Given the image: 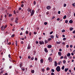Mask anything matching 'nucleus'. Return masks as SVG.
Listing matches in <instances>:
<instances>
[{
	"instance_id": "nucleus-62",
	"label": "nucleus",
	"mask_w": 75,
	"mask_h": 75,
	"mask_svg": "<svg viewBox=\"0 0 75 75\" xmlns=\"http://www.w3.org/2000/svg\"><path fill=\"white\" fill-rule=\"evenodd\" d=\"M73 34H75V30H74L73 31Z\"/></svg>"
},
{
	"instance_id": "nucleus-41",
	"label": "nucleus",
	"mask_w": 75,
	"mask_h": 75,
	"mask_svg": "<svg viewBox=\"0 0 75 75\" xmlns=\"http://www.w3.org/2000/svg\"><path fill=\"white\" fill-rule=\"evenodd\" d=\"M13 13H14V14H16V11L14 10L13 11Z\"/></svg>"
},
{
	"instance_id": "nucleus-5",
	"label": "nucleus",
	"mask_w": 75,
	"mask_h": 75,
	"mask_svg": "<svg viewBox=\"0 0 75 75\" xmlns=\"http://www.w3.org/2000/svg\"><path fill=\"white\" fill-rule=\"evenodd\" d=\"M51 7L50 6H48L46 7V8L47 10H50L51 9Z\"/></svg>"
},
{
	"instance_id": "nucleus-39",
	"label": "nucleus",
	"mask_w": 75,
	"mask_h": 75,
	"mask_svg": "<svg viewBox=\"0 0 75 75\" xmlns=\"http://www.w3.org/2000/svg\"><path fill=\"white\" fill-rule=\"evenodd\" d=\"M49 14V11H47L46 12V15H48Z\"/></svg>"
},
{
	"instance_id": "nucleus-6",
	"label": "nucleus",
	"mask_w": 75,
	"mask_h": 75,
	"mask_svg": "<svg viewBox=\"0 0 75 75\" xmlns=\"http://www.w3.org/2000/svg\"><path fill=\"white\" fill-rule=\"evenodd\" d=\"M23 63L22 62L20 63L19 67L21 69H22V67H23Z\"/></svg>"
},
{
	"instance_id": "nucleus-34",
	"label": "nucleus",
	"mask_w": 75,
	"mask_h": 75,
	"mask_svg": "<svg viewBox=\"0 0 75 75\" xmlns=\"http://www.w3.org/2000/svg\"><path fill=\"white\" fill-rule=\"evenodd\" d=\"M33 4H34V5H35V4H36V2H35V1H34Z\"/></svg>"
},
{
	"instance_id": "nucleus-55",
	"label": "nucleus",
	"mask_w": 75,
	"mask_h": 75,
	"mask_svg": "<svg viewBox=\"0 0 75 75\" xmlns=\"http://www.w3.org/2000/svg\"><path fill=\"white\" fill-rule=\"evenodd\" d=\"M4 17L6 19V17H7V15H5L4 16Z\"/></svg>"
},
{
	"instance_id": "nucleus-45",
	"label": "nucleus",
	"mask_w": 75,
	"mask_h": 75,
	"mask_svg": "<svg viewBox=\"0 0 75 75\" xmlns=\"http://www.w3.org/2000/svg\"><path fill=\"white\" fill-rule=\"evenodd\" d=\"M21 7H24V4H22L21 5Z\"/></svg>"
},
{
	"instance_id": "nucleus-9",
	"label": "nucleus",
	"mask_w": 75,
	"mask_h": 75,
	"mask_svg": "<svg viewBox=\"0 0 75 75\" xmlns=\"http://www.w3.org/2000/svg\"><path fill=\"white\" fill-rule=\"evenodd\" d=\"M54 66L55 67H57V65H58V63H57V61H55L54 62Z\"/></svg>"
},
{
	"instance_id": "nucleus-64",
	"label": "nucleus",
	"mask_w": 75,
	"mask_h": 75,
	"mask_svg": "<svg viewBox=\"0 0 75 75\" xmlns=\"http://www.w3.org/2000/svg\"><path fill=\"white\" fill-rule=\"evenodd\" d=\"M36 44H37L38 43V41H37L36 42Z\"/></svg>"
},
{
	"instance_id": "nucleus-47",
	"label": "nucleus",
	"mask_w": 75,
	"mask_h": 75,
	"mask_svg": "<svg viewBox=\"0 0 75 75\" xmlns=\"http://www.w3.org/2000/svg\"><path fill=\"white\" fill-rule=\"evenodd\" d=\"M73 46H72V45H71L70 46V48H72V47H73Z\"/></svg>"
},
{
	"instance_id": "nucleus-49",
	"label": "nucleus",
	"mask_w": 75,
	"mask_h": 75,
	"mask_svg": "<svg viewBox=\"0 0 75 75\" xmlns=\"http://www.w3.org/2000/svg\"><path fill=\"white\" fill-rule=\"evenodd\" d=\"M35 61H37V59H37V58L36 57V58H35Z\"/></svg>"
},
{
	"instance_id": "nucleus-19",
	"label": "nucleus",
	"mask_w": 75,
	"mask_h": 75,
	"mask_svg": "<svg viewBox=\"0 0 75 75\" xmlns=\"http://www.w3.org/2000/svg\"><path fill=\"white\" fill-rule=\"evenodd\" d=\"M42 71L43 73L45 72V69H42Z\"/></svg>"
},
{
	"instance_id": "nucleus-52",
	"label": "nucleus",
	"mask_w": 75,
	"mask_h": 75,
	"mask_svg": "<svg viewBox=\"0 0 75 75\" xmlns=\"http://www.w3.org/2000/svg\"><path fill=\"white\" fill-rule=\"evenodd\" d=\"M65 30H62V32L63 33V32H65Z\"/></svg>"
},
{
	"instance_id": "nucleus-30",
	"label": "nucleus",
	"mask_w": 75,
	"mask_h": 75,
	"mask_svg": "<svg viewBox=\"0 0 75 75\" xmlns=\"http://www.w3.org/2000/svg\"><path fill=\"white\" fill-rule=\"evenodd\" d=\"M25 34H28V31L27 30L25 32Z\"/></svg>"
},
{
	"instance_id": "nucleus-15",
	"label": "nucleus",
	"mask_w": 75,
	"mask_h": 75,
	"mask_svg": "<svg viewBox=\"0 0 75 75\" xmlns=\"http://www.w3.org/2000/svg\"><path fill=\"white\" fill-rule=\"evenodd\" d=\"M48 40H45V44H47V43H48Z\"/></svg>"
},
{
	"instance_id": "nucleus-4",
	"label": "nucleus",
	"mask_w": 75,
	"mask_h": 75,
	"mask_svg": "<svg viewBox=\"0 0 75 75\" xmlns=\"http://www.w3.org/2000/svg\"><path fill=\"white\" fill-rule=\"evenodd\" d=\"M39 44L40 45H42V44H44V42H43V41H39Z\"/></svg>"
},
{
	"instance_id": "nucleus-40",
	"label": "nucleus",
	"mask_w": 75,
	"mask_h": 75,
	"mask_svg": "<svg viewBox=\"0 0 75 75\" xmlns=\"http://www.w3.org/2000/svg\"><path fill=\"white\" fill-rule=\"evenodd\" d=\"M15 35H14V34H13L11 36V37H14V36Z\"/></svg>"
},
{
	"instance_id": "nucleus-24",
	"label": "nucleus",
	"mask_w": 75,
	"mask_h": 75,
	"mask_svg": "<svg viewBox=\"0 0 75 75\" xmlns=\"http://www.w3.org/2000/svg\"><path fill=\"white\" fill-rule=\"evenodd\" d=\"M73 29H74V28H73L71 27L70 28V31H72V30H73Z\"/></svg>"
},
{
	"instance_id": "nucleus-27",
	"label": "nucleus",
	"mask_w": 75,
	"mask_h": 75,
	"mask_svg": "<svg viewBox=\"0 0 75 75\" xmlns=\"http://www.w3.org/2000/svg\"><path fill=\"white\" fill-rule=\"evenodd\" d=\"M50 37L51 38H54V36H53V35H52L50 36Z\"/></svg>"
},
{
	"instance_id": "nucleus-37",
	"label": "nucleus",
	"mask_w": 75,
	"mask_h": 75,
	"mask_svg": "<svg viewBox=\"0 0 75 75\" xmlns=\"http://www.w3.org/2000/svg\"><path fill=\"white\" fill-rule=\"evenodd\" d=\"M47 22H45L44 23V24L45 25H47Z\"/></svg>"
},
{
	"instance_id": "nucleus-23",
	"label": "nucleus",
	"mask_w": 75,
	"mask_h": 75,
	"mask_svg": "<svg viewBox=\"0 0 75 75\" xmlns=\"http://www.w3.org/2000/svg\"><path fill=\"white\" fill-rule=\"evenodd\" d=\"M56 37L57 38H59V37H58V35L57 34H56Z\"/></svg>"
},
{
	"instance_id": "nucleus-32",
	"label": "nucleus",
	"mask_w": 75,
	"mask_h": 75,
	"mask_svg": "<svg viewBox=\"0 0 75 75\" xmlns=\"http://www.w3.org/2000/svg\"><path fill=\"white\" fill-rule=\"evenodd\" d=\"M68 20H67L65 21V23H68Z\"/></svg>"
},
{
	"instance_id": "nucleus-20",
	"label": "nucleus",
	"mask_w": 75,
	"mask_h": 75,
	"mask_svg": "<svg viewBox=\"0 0 75 75\" xmlns=\"http://www.w3.org/2000/svg\"><path fill=\"white\" fill-rule=\"evenodd\" d=\"M27 11L28 12H30V8H28L27 9Z\"/></svg>"
},
{
	"instance_id": "nucleus-11",
	"label": "nucleus",
	"mask_w": 75,
	"mask_h": 75,
	"mask_svg": "<svg viewBox=\"0 0 75 75\" xmlns=\"http://www.w3.org/2000/svg\"><path fill=\"white\" fill-rule=\"evenodd\" d=\"M31 49V47H30V45H28L27 48V49H28V50H29V49Z\"/></svg>"
},
{
	"instance_id": "nucleus-16",
	"label": "nucleus",
	"mask_w": 75,
	"mask_h": 75,
	"mask_svg": "<svg viewBox=\"0 0 75 75\" xmlns=\"http://www.w3.org/2000/svg\"><path fill=\"white\" fill-rule=\"evenodd\" d=\"M45 51L46 52H48V50H47V49L46 48H45Z\"/></svg>"
},
{
	"instance_id": "nucleus-51",
	"label": "nucleus",
	"mask_w": 75,
	"mask_h": 75,
	"mask_svg": "<svg viewBox=\"0 0 75 75\" xmlns=\"http://www.w3.org/2000/svg\"><path fill=\"white\" fill-rule=\"evenodd\" d=\"M34 34H37V33L35 32H34Z\"/></svg>"
},
{
	"instance_id": "nucleus-35",
	"label": "nucleus",
	"mask_w": 75,
	"mask_h": 75,
	"mask_svg": "<svg viewBox=\"0 0 75 75\" xmlns=\"http://www.w3.org/2000/svg\"><path fill=\"white\" fill-rule=\"evenodd\" d=\"M66 39L67 38H63V40H64V41H65Z\"/></svg>"
},
{
	"instance_id": "nucleus-18",
	"label": "nucleus",
	"mask_w": 75,
	"mask_h": 75,
	"mask_svg": "<svg viewBox=\"0 0 75 75\" xmlns=\"http://www.w3.org/2000/svg\"><path fill=\"white\" fill-rule=\"evenodd\" d=\"M57 43V44H61V42H56Z\"/></svg>"
},
{
	"instance_id": "nucleus-58",
	"label": "nucleus",
	"mask_w": 75,
	"mask_h": 75,
	"mask_svg": "<svg viewBox=\"0 0 75 75\" xmlns=\"http://www.w3.org/2000/svg\"><path fill=\"white\" fill-rule=\"evenodd\" d=\"M23 35V33H20V35Z\"/></svg>"
},
{
	"instance_id": "nucleus-59",
	"label": "nucleus",
	"mask_w": 75,
	"mask_h": 75,
	"mask_svg": "<svg viewBox=\"0 0 75 75\" xmlns=\"http://www.w3.org/2000/svg\"><path fill=\"white\" fill-rule=\"evenodd\" d=\"M21 30H22V31H23V30H24V29L23 28H21Z\"/></svg>"
},
{
	"instance_id": "nucleus-53",
	"label": "nucleus",
	"mask_w": 75,
	"mask_h": 75,
	"mask_svg": "<svg viewBox=\"0 0 75 75\" xmlns=\"http://www.w3.org/2000/svg\"><path fill=\"white\" fill-rule=\"evenodd\" d=\"M64 58V57L63 56H62L61 57L60 59H62Z\"/></svg>"
},
{
	"instance_id": "nucleus-44",
	"label": "nucleus",
	"mask_w": 75,
	"mask_h": 75,
	"mask_svg": "<svg viewBox=\"0 0 75 75\" xmlns=\"http://www.w3.org/2000/svg\"><path fill=\"white\" fill-rule=\"evenodd\" d=\"M64 58L65 59H67V56L66 55L64 56Z\"/></svg>"
},
{
	"instance_id": "nucleus-1",
	"label": "nucleus",
	"mask_w": 75,
	"mask_h": 75,
	"mask_svg": "<svg viewBox=\"0 0 75 75\" xmlns=\"http://www.w3.org/2000/svg\"><path fill=\"white\" fill-rule=\"evenodd\" d=\"M56 70L57 72H59L61 71V69L60 67L59 66H57L56 69Z\"/></svg>"
},
{
	"instance_id": "nucleus-7",
	"label": "nucleus",
	"mask_w": 75,
	"mask_h": 75,
	"mask_svg": "<svg viewBox=\"0 0 75 75\" xmlns=\"http://www.w3.org/2000/svg\"><path fill=\"white\" fill-rule=\"evenodd\" d=\"M34 14V10H33L31 14V16H33Z\"/></svg>"
},
{
	"instance_id": "nucleus-17",
	"label": "nucleus",
	"mask_w": 75,
	"mask_h": 75,
	"mask_svg": "<svg viewBox=\"0 0 75 75\" xmlns=\"http://www.w3.org/2000/svg\"><path fill=\"white\" fill-rule=\"evenodd\" d=\"M71 56V54L70 53H68L67 55V57H70Z\"/></svg>"
},
{
	"instance_id": "nucleus-38",
	"label": "nucleus",
	"mask_w": 75,
	"mask_h": 75,
	"mask_svg": "<svg viewBox=\"0 0 75 75\" xmlns=\"http://www.w3.org/2000/svg\"><path fill=\"white\" fill-rule=\"evenodd\" d=\"M30 58H31V56H28V59H30Z\"/></svg>"
},
{
	"instance_id": "nucleus-8",
	"label": "nucleus",
	"mask_w": 75,
	"mask_h": 75,
	"mask_svg": "<svg viewBox=\"0 0 75 75\" xmlns=\"http://www.w3.org/2000/svg\"><path fill=\"white\" fill-rule=\"evenodd\" d=\"M47 47L48 48H52V45H49L47 46Z\"/></svg>"
},
{
	"instance_id": "nucleus-48",
	"label": "nucleus",
	"mask_w": 75,
	"mask_h": 75,
	"mask_svg": "<svg viewBox=\"0 0 75 75\" xmlns=\"http://www.w3.org/2000/svg\"><path fill=\"white\" fill-rule=\"evenodd\" d=\"M31 60H33V59H34V57H32L31 58Z\"/></svg>"
},
{
	"instance_id": "nucleus-63",
	"label": "nucleus",
	"mask_w": 75,
	"mask_h": 75,
	"mask_svg": "<svg viewBox=\"0 0 75 75\" xmlns=\"http://www.w3.org/2000/svg\"><path fill=\"white\" fill-rule=\"evenodd\" d=\"M11 16H12V15L9 14V17H11Z\"/></svg>"
},
{
	"instance_id": "nucleus-46",
	"label": "nucleus",
	"mask_w": 75,
	"mask_h": 75,
	"mask_svg": "<svg viewBox=\"0 0 75 75\" xmlns=\"http://www.w3.org/2000/svg\"><path fill=\"white\" fill-rule=\"evenodd\" d=\"M60 13H61V11H59L58 12V13L59 14H60Z\"/></svg>"
},
{
	"instance_id": "nucleus-3",
	"label": "nucleus",
	"mask_w": 75,
	"mask_h": 75,
	"mask_svg": "<svg viewBox=\"0 0 75 75\" xmlns=\"http://www.w3.org/2000/svg\"><path fill=\"white\" fill-rule=\"evenodd\" d=\"M18 18L17 17L15 19V22L16 24H18Z\"/></svg>"
},
{
	"instance_id": "nucleus-10",
	"label": "nucleus",
	"mask_w": 75,
	"mask_h": 75,
	"mask_svg": "<svg viewBox=\"0 0 75 75\" xmlns=\"http://www.w3.org/2000/svg\"><path fill=\"white\" fill-rule=\"evenodd\" d=\"M1 28L2 30V31H3V30H4V25H3L1 27Z\"/></svg>"
},
{
	"instance_id": "nucleus-29",
	"label": "nucleus",
	"mask_w": 75,
	"mask_h": 75,
	"mask_svg": "<svg viewBox=\"0 0 75 75\" xmlns=\"http://www.w3.org/2000/svg\"><path fill=\"white\" fill-rule=\"evenodd\" d=\"M50 69V68L49 67H47L46 69V70H47V71H49Z\"/></svg>"
},
{
	"instance_id": "nucleus-56",
	"label": "nucleus",
	"mask_w": 75,
	"mask_h": 75,
	"mask_svg": "<svg viewBox=\"0 0 75 75\" xmlns=\"http://www.w3.org/2000/svg\"><path fill=\"white\" fill-rule=\"evenodd\" d=\"M67 48H69V45H67L66 46Z\"/></svg>"
},
{
	"instance_id": "nucleus-43",
	"label": "nucleus",
	"mask_w": 75,
	"mask_h": 75,
	"mask_svg": "<svg viewBox=\"0 0 75 75\" xmlns=\"http://www.w3.org/2000/svg\"><path fill=\"white\" fill-rule=\"evenodd\" d=\"M51 75H54V73L53 72H52L51 73Z\"/></svg>"
},
{
	"instance_id": "nucleus-57",
	"label": "nucleus",
	"mask_w": 75,
	"mask_h": 75,
	"mask_svg": "<svg viewBox=\"0 0 75 75\" xmlns=\"http://www.w3.org/2000/svg\"><path fill=\"white\" fill-rule=\"evenodd\" d=\"M52 33H53V32L52 31L50 33V34H52Z\"/></svg>"
},
{
	"instance_id": "nucleus-36",
	"label": "nucleus",
	"mask_w": 75,
	"mask_h": 75,
	"mask_svg": "<svg viewBox=\"0 0 75 75\" xmlns=\"http://www.w3.org/2000/svg\"><path fill=\"white\" fill-rule=\"evenodd\" d=\"M51 38H49L48 39V41H51Z\"/></svg>"
},
{
	"instance_id": "nucleus-42",
	"label": "nucleus",
	"mask_w": 75,
	"mask_h": 75,
	"mask_svg": "<svg viewBox=\"0 0 75 75\" xmlns=\"http://www.w3.org/2000/svg\"><path fill=\"white\" fill-rule=\"evenodd\" d=\"M72 5V6H75V3H74Z\"/></svg>"
},
{
	"instance_id": "nucleus-22",
	"label": "nucleus",
	"mask_w": 75,
	"mask_h": 75,
	"mask_svg": "<svg viewBox=\"0 0 75 75\" xmlns=\"http://www.w3.org/2000/svg\"><path fill=\"white\" fill-rule=\"evenodd\" d=\"M67 18V16L66 15H65L63 18V19H65Z\"/></svg>"
},
{
	"instance_id": "nucleus-14",
	"label": "nucleus",
	"mask_w": 75,
	"mask_h": 75,
	"mask_svg": "<svg viewBox=\"0 0 75 75\" xmlns=\"http://www.w3.org/2000/svg\"><path fill=\"white\" fill-rule=\"evenodd\" d=\"M68 69H68V68L66 69L65 68L64 69V71H65V72H67V71H68Z\"/></svg>"
},
{
	"instance_id": "nucleus-31",
	"label": "nucleus",
	"mask_w": 75,
	"mask_h": 75,
	"mask_svg": "<svg viewBox=\"0 0 75 75\" xmlns=\"http://www.w3.org/2000/svg\"><path fill=\"white\" fill-rule=\"evenodd\" d=\"M63 64H65L66 62V61H65V60H64L63 61Z\"/></svg>"
},
{
	"instance_id": "nucleus-54",
	"label": "nucleus",
	"mask_w": 75,
	"mask_h": 75,
	"mask_svg": "<svg viewBox=\"0 0 75 75\" xmlns=\"http://www.w3.org/2000/svg\"><path fill=\"white\" fill-rule=\"evenodd\" d=\"M29 35H30V36H31V32H30Z\"/></svg>"
},
{
	"instance_id": "nucleus-50",
	"label": "nucleus",
	"mask_w": 75,
	"mask_h": 75,
	"mask_svg": "<svg viewBox=\"0 0 75 75\" xmlns=\"http://www.w3.org/2000/svg\"><path fill=\"white\" fill-rule=\"evenodd\" d=\"M66 6H67L66 4H64V7H66Z\"/></svg>"
},
{
	"instance_id": "nucleus-25",
	"label": "nucleus",
	"mask_w": 75,
	"mask_h": 75,
	"mask_svg": "<svg viewBox=\"0 0 75 75\" xmlns=\"http://www.w3.org/2000/svg\"><path fill=\"white\" fill-rule=\"evenodd\" d=\"M64 67H65V66H63L62 68V70H64Z\"/></svg>"
},
{
	"instance_id": "nucleus-33",
	"label": "nucleus",
	"mask_w": 75,
	"mask_h": 75,
	"mask_svg": "<svg viewBox=\"0 0 75 75\" xmlns=\"http://www.w3.org/2000/svg\"><path fill=\"white\" fill-rule=\"evenodd\" d=\"M51 71H52L53 72H54L55 70L54 69H52Z\"/></svg>"
},
{
	"instance_id": "nucleus-13",
	"label": "nucleus",
	"mask_w": 75,
	"mask_h": 75,
	"mask_svg": "<svg viewBox=\"0 0 75 75\" xmlns=\"http://www.w3.org/2000/svg\"><path fill=\"white\" fill-rule=\"evenodd\" d=\"M62 53L60 52H58V54L59 55V56H61V54H62Z\"/></svg>"
},
{
	"instance_id": "nucleus-28",
	"label": "nucleus",
	"mask_w": 75,
	"mask_h": 75,
	"mask_svg": "<svg viewBox=\"0 0 75 75\" xmlns=\"http://www.w3.org/2000/svg\"><path fill=\"white\" fill-rule=\"evenodd\" d=\"M31 72L32 74H34V70H32L31 71Z\"/></svg>"
},
{
	"instance_id": "nucleus-21",
	"label": "nucleus",
	"mask_w": 75,
	"mask_h": 75,
	"mask_svg": "<svg viewBox=\"0 0 75 75\" xmlns=\"http://www.w3.org/2000/svg\"><path fill=\"white\" fill-rule=\"evenodd\" d=\"M73 21H72V20H70L69 21V23H72Z\"/></svg>"
},
{
	"instance_id": "nucleus-12",
	"label": "nucleus",
	"mask_w": 75,
	"mask_h": 75,
	"mask_svg": "<svg viewBox=\"0 0 75 75\" xmlns=\"http://www.w3.org/2000/svg\"><path fill=\"white\" fill-rule=\"evenodd\" d=\"M40 63H42L43 62H44V60H43V59H40Z\"/></svg>"
},
{
	"instance_id": "nucleus-2",
	"label": "nucleus",
	"mask_w": 75,
	"mask_h": 75,
	"mask_svg": "<svg viewBox=\"0 0 75 75\" xmlns=\"http://www.w3.org/2000/svg\"><path fill=\"white\" fill-rule=\"evenodd\" d=\"M48 60L49 62H52V58H51V57H49L48 58Z\"/></svg>"
},
{
	"instance_id": "nucleus-60",
	"label": "nucleus",
	"mask_w": 75,
	"mask_h": 75,
	"mask_svg": "<svg viewBox=\"0 0 75 75\" xmlns=\"http://www.w3.org/2000/svg\"><path fill=\"white\" fill-rule=\"evenodd\" d=\"M59 51H62V49H60L59 50Z\"/></svg>"
},
{
	"instance_id": "nucleus-26",
	"label": "nucleus",
	"mask_w": 75,
	"mask_h": 75,
	"mask_svg": "<svg viewBox=\"0 0 75 75\" xmlns=\"http://www.w3.org/2000/svg\"><path fill=\"white\" fill-rule=\"evenodd\" d=\"M8 57L9 58H11V55L10 54H8Z\"/></svg>"
},
{
	"instance_id": "nucleus-61",
	"label": "nucleus",
	"mask_w": 75,
	"mask_h": 75,
	"mask_svg": "<svg viewBox=\"0 0 75 75\" xmlns=\"http://www.w3.org/2000/svg\"><path fill=\"white\" fill-rule=\"evenodd\" d=\"M16 13H19V11H16Z\"/></svg>"
}]
</instances>
